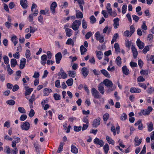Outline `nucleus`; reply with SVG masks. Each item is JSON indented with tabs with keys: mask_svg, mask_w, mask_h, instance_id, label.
I'll return each mask as SVG.
<instances>
[{
	"mask_svg": "<svg viewBox=\"0 0 154 154\" xmlns=\"http://www.w3.org/2000/svg\"><path fill=\"white\" fill-rule=\"evenodd\" d=\"M102 83L105 85L107 87L109 88L107 91V93L111 92L115 90V88H112L113 85L112 82L108 79H105Z\"/></svg>",
	"mask_w": 154,
	"mask_h": 154,
	"instance_id": "obj_1",
	"label": "nucleus"
},
{
	"mask_svg": "<svg viewBox=\"0 0 154 154\" xmlns=\"http://www.w3.org/2000/svg\"><path fill=\"white\" fill-rule=\"evenodd\" d=\"M81 24V22L79 20H75L72 23L71 27L74 31L77 30Z\"/></svg>",
	"mask_w": 154,
	"mask_h": 154,
	"instance_id": "obj_2",
	"label": "nucleus"
},
{
	"mask_svg": "<svg viewBox=\"0 0 154 154\" xmlns=\"http://www.w3.org/2000/svg\"><path fill=\"white\" fill-rule=\"evenodd\" d=\"M96 39L99 40L100 43H103L104 41V36L103 35H100L99 31L97 32L95 34Z\"/></svg>",
	"mask_w": 154,
	"mask_h": 154,
	"instance_id": "obj_3",
	"label": "nucleus"
},
{
	"mask_svg": "<svg viewBox=\"0 0 154 154\" xmlns=\"http://www.w3.org/2000/svg\"><path fill=\"white\" fill-rule=\"evenodd\" d=\"M30 128V124L27 122H26L21 125V128L23 130H28Z\"/></svg>",
	"mask_w": 154,
	"mask_h": 154,
	"instance_id": "obj_4",
	"label": "nucleus"
},
{
	"mask_svg": "<svg viewBox=\"0 0 154 154\" xmlns=\"http://www.w3.org/2000/svg\"><path fill=\"white\" fill-rule=\"evenodd\" d=\"M91 93L92 95L95 98L99 99L100 98V95H99V93L97 91L95 88H93L91 89Z\"/></svg>",
	"mask_w": 154,
	"mask_h": 154,
	"instance_id": "obj_5",
	"label": "nucleus"
},
{
	"mask_svg": "<svg viewBox=\"0 0 154 154\" xmlns=\"http://www.w3.org/2000/svg\"><path fill=\"white\" fill-rule=\"evenodd\" d=\"M136 43L137 45L140 49H142L144 48V43L141 41L139 38L137 39L136 42Z\"/></svg>",
	"mask_w": 154,
	"mask_h": 154,
	"instance_id": "obj_6",
	"label": "nucleus"
},
{
	"mask_svg": "<svg viewBox=\"0 0 154 154\" xmlns=\"http://www.w3.org/2000/svg\"><path fill=\"white\" fill-rule=\"evenodd\" d=\"M62 55L60 52H58L55 56L56 62L57 63L59 64L62 58Z\"/></svg>",
	"mask_w": 154,
	"mask_h": 154,
	"instance_id": "obj_7",
	"label": "nucleus"
},
{
	"mask_svg": "<svg viewBox=\"0 0 154 154\" xmlns=\"http://www.w3.org/2000/svg\"><path fill=\"white\" fill-rule=\"evenodd\" d=\"M57 6V4L55 2H53L50 6V10L53 14L55 13V9Z\"/></svg>",
	"mask_w": 154,
	"mask_h": 154,
	"instance_id": "obj_8",
	"label": "nucleus"
},
{
	"mask_svg": "<svg viewBox=\"0 0 154 154\" xmlns=\"http://www.w3.org/2000/svg\"><path fill=\"white\" fill-rule=\"evenodd\" d=\"M94 143L96 144L100 145L101 147L103 146L104 144V142L102 140H100L97 137L94 139Z\"/></svg>",
	"mask_w": 154,
	"mask_h": 154,
	"instance_id": "obj_9",
	"label": "nucleus"
},
{
	"mask_svg": "<svg viewBox=\"0 0 154 154\" xmlns=\"http://www.w3.org/2000/svg\"><path fill=\"white\" fill-rule=\"evenodd\" d=\"M100 118H98L93 120L92 123L93 127H97L100 124Z\"/></svg>",
	"mask_w": 154,
	"mask_h": 154,
	"instance_id": "obj_10",
	"label": "nucleus"
},
{
	"mask_svg": "<svg viewBox=\"0 0 154 154\" xmlns=\"http://www.w3.org/2000/svg\"><path fill=\"white\" fill-rule=\"evenodd\" d=\"M98 90L102 94H103L104 93V89L103 84L101 82L98 86Z\"/></svg>",
	"mask_w": 154,
	"mask_h": 154,
	"instance_id": "obj_11",
	"label": "nucleus"
},
{
	"mask_svg": "<svg viewBox=\"0 0 154 154\" xmlns=\"http://www.w3.org/2000/svg\"><path fill=\"white\" fill-rule=\"evenodd\" d=\"M26 59L24 58H22L20 60V68L21 69H23L26 63Z\"/></svg>",
	"mask_w": 154,
	"mask_h": 154,
	"instance_id": "obj_12",
	"label": "nucleus"
},
{
	"mask_svg": "<svg viewBox=\"0 0 154 154\" xmlns=\"http://www.w3.org/2000/svg\"><path fill=\"white\" fill-rule=\"evenodd\" d=\"M41 63L43 66H45L47 60V56L45 54H43L41 57Z\"/></svg>",
	"mask_w": 154,
	"mask_h": 154,
	"instance_id": "obj_13",
	"label": "nucleus"
},
{
	"mask_svg": "<svg viewBox=\"0 0 154 154\" xmlns=\"http://www.w3.org/2000/svg\"><path fill=\"white\" fill-rule=\"evenodd\" d=\"M82 72L83 76L86 77L88 75L89 71L88 69L86 67H83L82 69Z\"/></svg>",
	"mask_w": 154,
	"mask_h": 154,
	"instance_id": "obj_14",
	"label": "nucleus"
},
{
	"mask_svg": "<svg viewBox=\"0 0 154 154\" xmlns=\"http://www.w3.org/2000/svg\"><path fill=\"white\" fill-rule=\"evenodd\" d=\"M135 142L134 146H138L140 145L142 142V139H139L138 137H136L134 140Z\"/></svg>",
	"mask_w": 154,
	"mask_h": 154,
	"instance_id": "obj_15",
	"label": "nucleus"
},
{
	"mask_svg": "<svg viewBox=\"0 0 154 154\" xmlns=\"http://www.w3.org/2000/svg\"><path fill=\"white\" fill-rule=\"evenodd\" d=\"M131 50L133 53L134 57V58H136L138 55V52L135 47L132 45Z\"/></svg>",
	"mask_w": 154,
	"mask_h": 154,
	"instance_id": "obj_16",
	"label": "nucleus"
},
{
	"mask_svg": "<svg viewBox=\"0 0 154 154\" xmlns=\"http://www.w3.org/2000/svg\"><path fill=\"white\" fill-rule=\"evenodd\" d=\"M119 19L117 17L115 18L113 20V26L115 29L117 28H118V26H119Z\"/></svg>",
	"mask_w": 154,
	"mask_h": 154,
	"instance_id": "obj_17",
	"label": "nucleus"
},
{
	"mask_svg": "<svg viewBox=\"0 0 154 154\" xmlns=\"http://www.w3.org/2000/svg\"><path fill=\"white\" fill-rule=\"evenodd\" d=\"M20 4L22 7L24 8H26L28 5H27V1L26 0H20Z\"/></svg>",
	"mask_w": 154,
	"mask_h": 154,
	"instance_id": "obj_18",
	"label": "nucleus"
},
{
	"mask_svg": "<svg viewBox=\"0 0 154 154\" xmlns=\"http://www.w3.org/2000/svg\"><path fill=\"white\" fill-rule=\"evenodd\" d=\"M130 92L132 93H139L141 92V90L138 88L133 87L131 88Z\"/></svg>",
	"mask_w": 154,
	"mask_h": 154,
	"instance_id": "obj_19",
	"label": "nucleus"
},
{
	"mask_svg": "<svg viewBox=\"0 0 154 154\" xmlns=\"http://www.w3.org/2000/svg\"><path fill=\"white\" fill-rule=\"evenodd\" d=\"M76 16L77 18H82L83 17V14L82 12L79 10H76Z\"/></svg>",
	"mask_w": 154,
	"mask_h": 154,
	"instance_id": "obj_20",
	"label": "nucleus"
},
{
	"mask_svg": "<svg viewBox=\"0 0 154 154\" xmlns=\"http://www.w3.org/2000/svg\"><path fill=\"white\" fill-rule=\"evenodd\" d=\"M25 55L26 58H27V61L32 59V58L30 57L31 53L29 50L27 49L26 50Z\"/></svg>",
	"mask_w": 154,
	"mask_h": 154,
	"instance_id": "obj_21",
	"label": "nucleus"
},
{
	"mask_svg": "<svg viewBox=\"0 0 154 154\" xmlns=\"http://www.w3.org/2000/svg\"><path fill=\"white\" fill-rule=\"evenodd\" d=\"M100 72L106 77L108 78H110V74L105 69H102L100 70Z\"/></svg>",
	"mask_w": 154,
	"mask_h": 154,
	"instance_id": "obj_22",
	"label": "nucleus"
},
{
	"mask_svg": "<svg viewBox=\"0 0 154 154\" xmlns=\"http://www.w3.org/2000/svg\"><path fill=\"white\" fill-rule=\"evenodd\" d=\"M122 69L123 72L124 74L127 75L129 74V70L126 66H123L122 68Z\"/></svg>",
	"mask_w": 154,
	"mask_h": 154,
	"instance_id": "obj_23",
	"label": "nucleus"
},
{
	"mask_svg": "<svg viewBox=\"0 0 154 154\" xmlns=\"http://www.w3.org/2000/svg\"><path fill=\"white\" fill-rule=\"evenodd\" d=\"M66 35L68 37H70L72 35V31L70 29L66 28L65 29Z\"/></svg>",
	"mask_w": 154,
	"mask_h": 154,
	"instance_id": "obj_24",
	"label": "nucleus"
},
{
	"mask_svg": "<svg viewBox=\"0 0 154 154\" xmlns=\"http://www.w3.org/2000/svg\"><path fill=\"white\" fill-rule=\"evenodd\" d=\"M71 152L75 154H77L78 152L77 148L73 144L71 145Z\"/></svg>",
	"mask_w": 154,
	"mask_h": 154,
	"instance_id": "obj_25",
	"label": "nucleus"
},
{
	"mask_svg": "<svg viewBox=\"0 0 154 154\" xmlns=\"http://www.w3.org/2000/svg\"><path fill=\"white\" fill-rule=\"evenodd\" d=\"M60 71L61 74V78L63 79L66 78L67 77V74L62 68H60Z\"/></svg>",
	"mask_w": 154,
	"mask_h": 154,
	"instance_id": "obj_26",
	"label": "nucleus"
},
{
	"mask_svg": "<svg viewBox=\"0 0 154 154\" xmlns=\"http://www.w3.org/2000/svg\"><path fill=\"white\" fill-rule=\"evenodd\" d=\"M52 92V90L51 89L45 88L44 89L43 93L45 96H48L49 93Z\"/></svg>",
	"mask_w": 154,
	"mask_h": 154,
	"instance_id": "obj_27",
	"label": "nucleus"
},
{
	"mask_svg": "<svg viewBox=\"0 0 154 154\" xmlns=\"http://www.w3.org/2000/svg\"><path fill=\"white\" fill-rule=\"evenodd\" d=\"M114 47L115 49L116 52V53H119L120 52V50L119 48V44L117 43H116L114 45Z\"/></svg>",
	"mask_w": 154,
	"mask_h": 154,
	"instance_id": "obj_28",
	"label": "nucleus"
},
{
	"mask_svg": "<svg viewBox=\"0 0 154 154\" xmlns=\"http://www.w3.org/2000/svg\"><path fill=\"white\" fill-rule=\"evenodd\" d=\"M12 41L13 42L14 45L15 46L17 43V37L15 35H13L11 39Z\"/></svg>",
	"mask_w": 154,
	"mask_h": 154,
	"instance_id": "obj_29",
	"label": "nucleus"
},
{
	"mask_svg": "<svg viewBox=\"0 0 154 154\" xmlns=\"http://www.w3.org/2000/svg\"><path fill=\"white\" fill-rule=\"evenodd\" d=\"M106 139L109 144L113 145L115 143L114 141L108 136H106Z\"/></svg>",
	"mask_w": 154,
	"mask_h": 154,
	"instance_id": "obj_30",
	"label": "nucleus"
},
{
	"mask_svg": "<svg viewBox=\"0 0 154 154\" xmlns=\"http://www.w3.org/2000/svg\"><path fill=\"white\" fill-rule=\"evenodd\" d=\"M116 61L118 66H121L122 63V59L119 56H118L117 57L116 60Z\"/></svg>",
	"mask_w": 154,
	"mask_h": 154,
	"instance_id": "obj_31",
	"label": "nucleus"
},
{
	"mask_svg": "<svg viewBox=\"0 0 154 154\" xmlns=\"http://www.w3.org/2000/svg\"><path fill=\"white\" fill-rule=\"evenodd\" d=\"M11 66L12 67H14L17 64V62L16 59H12L11 60Z\"/></svg>",
	"mask_w": 154,
	"mask_h": 154,
	"instance_id": "obj_32",
	"label": "nucleus"
},
{
	"mask_svg": "<svg viewBox=\"0 0 154 154\" xmlns=\"http://www.w3.org/2000/svg\"><path fill=\"white\" fill-rule=\"evenodd\" d=\"M66 82L68 86H71L73 84V80L72 78H70L69 79H68Z\"/></svg>",
	"mask_w": 154,
	"mask_h": 154,
	"instance_id": "obj_33",
	"label": "nucleus"
},
{
	"mask_svg": "<svg viewBox=\"0 0 154 154\" xmlns=\"http://www.w3.org/2000/svg\"><path fill=\"white\" fill-rule=\"evenodd\" d=\"M103 53L101 51H98L97 52L96 55L99 60H101L103 57Z\"/></svg>",
	"mask_w": 154,
	"mask_h": 154,
	"instance_id": "obj_34",
	"label": "nucleus"
},
{
	"mask_svg": "<svg viewBox=\"0 0 154 154\" xmlns=\"http://www.w3.org/2000/svg\"><path fill=\"white\" fill-rule=\"evenodd\" d=\"M80 51L82 55H83L87 51V49L84 46L82 45L80 47Z\"/></svg>",
	"mask_w": 154,
	"mask_h": 154,
	"instance_id": "obj_35",
	"label": "nucleus"
},
{
	"mask_svg": "<svg viewBox=\"0 0 154 154\" xmlns=\"http://www.w3.org/2000/svg\"><path fill=\"white\" fill-rule=\"evenodd\" d=\"M148 127V131L149 132L151 131L153 129V125L152 122H151L147 124Z\"/></svg>",
	"mask_w": 154,
	"mask_h": 154,
	"instance_id": "obj_36",
	"label": "nucleus"
},
{
	"mask_svg": "<svg viewBox=\"0 0 154 154\" xmlns=\"http://www.w3.org/2000/svg\"><path fill=\"white\" fill-rule=\"evenodd\" d=\"M139 115H148L149 114V112H148L146 109L143 110L141 111L139 113Z\"/></svg>",
	"mask_w": 154,
	"mask_h": 154,
	"instance_id": "obj_37",
	"label": "nucleus"
},
{
	"mask_svg": "<svg viewBox=\"0 0 154 154\" xmlns=\"http://www.w3.org/2000/svg\"><path fill=\"white\" fill-rule=\"evenodd\" d=\"M118 36L119 35L117 33H116L114 35L112 40L111 42V44H113L116 41V39Z\"/></svg>",
	"mask_w": 154,
	"mask_h": 154,
	"instance_id": "obj_38",
	"label": "nucleus"
},
{
	"mask_svg": "<svg viewBox=\"0 0 154 154\" xmlns=\"http://www.w3.org/2000/svg\"><path fill=\"white\" fill-rule=\"evenodd\" d=\"M64 144V143L63 142H60L59 147L58 148V150L57 151V152L60 153L62 151L63 145Z\"/></svg>",
	"mask_w": 154,
	"mask_h": 154,
	"instance_id": "obj_39",
	"label": "nucleus"
},
{
	"mask_svg": "<svg viewBox=\"0 0 154 154\" xmlns=\"http://www.w3.org/2000/svg\"><path fill=\"white\" fill-rule=\"evenodd\" d=\"M32 91V88H29L28 89H26V91L25 92V95L27 96L29 95Z\"/></svg>",
	"mask_w": 154,
	"mask_h": 154,
	"instance_id": "obj_40",
	"label": "nucleus"
},
{
	"mask_svg": "<svg viewBox=\"0 0 154 154\" xmlns=\"http://www.w3.org/2000/svg\"><path fill=\"white\" fill-rule=\"evenodd\" d=\"M103 149L105 153L107 154L109 149V147L108 144L107 143L103 147Z\"/></svg>",
	"mask_w": 154,
	"mask_h": 154,
	"instance_id": "obj_41",
	"label": "nucleus"
},
{
	"mask_svg": "<svg viewBox=\"0 0 154 154\" xmlns=\"http://www.w3.org/2000/svg\"><path fill=\"white\" fill-rule=\"evenodd\" d=\"M68 75L69 76L74 78L75 76V71L69 70L68 71Z\"/></svg>",
	"mask_w": 154,
	"mask_h": 154,
	"instance_id": "obj_42",
	"label": "nucleus"
},
{
	"mask_svg": "<svg viewBox=\"0 0 154 154\" xmlns=\"http://www.w3.org/2000/svg\"><path fill=\"white\" fill-rule=\"evenodd\" d=\"M127 119V116L126 113H123L121 116L120 119L122 121H125Z\"/></svg>",
	"mask_w": 154,
	"mask_h": 154,
	"instance_id": "obj_43",
	"label": "nucleus"
},
{
	"mask_svg": "<svg viewBox=\"0 0 154 154\" xmlns=\"http://www.w3.org/2000/svg\"><path fill=\"white\" fill-rule=\"evenodd\" d=\"M127 9V5L126 4H125L122 6V12L123 14H125L126 11Z\"/></svg>",
	"mask_w": 154,
	"mask_h": 154,
	"instance_id": "obj_44",
	"label": "nucleus"
},
{
	"mask_svg": "<svg viewBox=\"0 0 154 154\" xmlns=\"http://www.w3.org/2000/svg\"><path fill=\"white\" fill-rule=\"evenodd\" d=\"M18 110L20 113H26V111L24 108L22 107H19L18 108Z\"/></svg>",
	"mask_w": 154,
	"mask_h": 154,
	"instance_id": "obj_45",
	"label": "nucleus"
},
{
	"mask_svg": "<svg viewBox=\"0 0 154 154\" xmlns=\"http://www.w3.org/2000/svg\"><path fill=\"white\" fill-rule=\"evenodd\" d=\"M66 44L67 45H72V46L74 45L73 41L71 38H69L66 42Z\"/></svg>",
	"mask_w": 154,
	"mask_h": 154,
	"instance_id": "obj_46",
	"label": "nucleus"
},
{
	"mask_svg": "<svg viewBox=\"0 0 154 154\" xmlns=\"http://www.w3.org/2000/svg\"><path fill=\"white\" fill-rule=\"evenodd\" d=\"M82 126H80L78 127L77 126H74V130L76 132H79L81 131L82 129Z\"/></svg>",
	"mask_w": 154,
	"mask_h": 154,
	"instance_id": "obj_47",
	"label": "nucleus"
},
{
	"mask_svg": "<svg viewBox=\"0 0 154 154\" xmlns=\"http://www.w3.org/2000/svg\"><path fill=\"white\" fill-rule=\"evenodd\" d=\"M90 22L91 23L93 24L96 22V19L94 17V16L92 15L90 17Z\"/></svg>",
	"mask_w": 154,
	"mask_h": 154,
	"instance_id": "obj_48",
	"label": "nucleus"
},
{
	"mask_svg": "<svg viewBox=\"0 0 154 154\" xmlns=\"http://www.w3.org/2000/svg\"><path fill=\"white\" fill-rule=\"evenodd\" d=\"M53 96L55 100H59L60 99V95L57 93L54 94Z\"/></svg>",
	"mask_w": 154,
	"mask_h": 154,
	"instance_id": "obj_49",
	"label": "nucleus"
},
{
	"mask_svg": "<svg viewBox=\"0 0 154 154\" xmlns=\"http://www.w3.org/2000/svg\"><path fill=\"white\" fill-rule=\"evenodd\" d=\"M6 103L10 105H13L15 103V102L13 100H10L7 101Z\"/></svg>",
	"mask_w": 154,
	"mask_h": 154,
	"instance_id": "obj_50",
	"label": "nucleus"
},
{
	"mask_svg": "<svg viewBox=\"0 0 154 154\" xmlns=\"http://www.w3.org/2000/svg\"><path fill=\"white\" fill-rule=\"evenodd\" d=\"M82 26L83 28L84 29H86L87 28V22L84 19L82 20Z\"/></svg>",
	"mask_w": 154,
	"mask_h": 154,
	"instance_id": "obj_51",
	"label": "nucleus"
},
{
	"mask_svg": "<svg viewBox=\"0 0 154 154\" xmlns=\"http://www.w3.org/2000/svg\"><path fill=\"white\" fill-rule=\"evenodd\" d=\"M149 50V46L148 45L145 47L142 50L143 53L144 54H146V52Z\"/></svg>",
	"mask_w": 154,
	"mask_h": 154,
	"instance_id": "obj_52",
	"label": "nucleus"
},
{
	"mask_svg": "<svg viewBox=\"0 0 154 154\" xmlns=\"http://www.w3.org/2000/svg\"><path fill=\"white\" fill-rule=\"evenodd\" d=\"M3 60L5 63V64H8L9 62V59L8 57L7 56L5 55L4 56Z\"/></svg>",
	"mask_w": 154,
	"mask_h": 154,
	"instance_id": "obj_53",
	"label": "nucleus"
},
{
	"mask_svg": "<svg viewBox=\"0 0 154 154\" xmlns=\"http://www.w3.org/2000/svg\"><path fill=\"white\" fill-rule=\"evenodd\" d=\"M92 35V32L91 31L88 32L85 35V38L86 39H89Z\"/></svg>",
	"mask_w": 154,
	"mask_h": 154,
	"instance_id": "obj_54",
	"label": "nucleus"
},
{
	"mask_svg": "<svg viewBox=\"0 0 154 154\" xmlns=\"http://www.w3.org/2000/svg\"><path fill=\"white\" fill-rule=\"evenodd\" d=\"M109 115L108 113L105 114L103 116V120L104 121H106L109 118Z\"/></svg>",
	"mask_w": 154,
	"mask_h": 154,
	"instance_id": "obj_55",
	"label": "nucleus"
},
{
	"mask_svg": "<svg viewBox=\"0 0 154 154\" xmlns=\"http://www.w3.org/2000/svg\"><path fill=\"white\" fill-rule=\"evenodd\" d=\"M124 35L127 37H130L131 35L128 30H126L124 32Z\"/></svg>",
	"mask_w": 154,
	"mask_h": 154,
	"instance_id": "obj_56",
	"label": "nucleus"
},
{
	"mask_svg": "<svg viewBox=\"0 0 154 154\" xmlns=\"http://www.w3.org/2000/svg\"><path fill=\"white\" fill-rule=\"evenodd\" d=\"M137 80L138 82H141L145 81V79L142 76H139L138 77Z\"/></svg>",
	"mask_w": 154,
	"mask_h": 154,
	"instance_id": "obj_57",
	"label": "nucleus"
},
{
	"mask_svg": "<svg viewBox=\"0 0 154 154\" xmlns=\"http://www.w3.org/2000/svg\"><path fill=\"white\" fill-rule=\"evenodd\" d=\"M27 118V116L26 115L23 114L21 116L20 120L22 121H24Z\"/></svg>",
	"mask_w": 154,
	"mask_h": 154,
	"instance_id": "obj_58",
	"label": "nucleus"
},
{
	"mask_svg": "<svg viewBox=\"0 0 154 154\" xmlns=\"http://www.w3.org/2000/svg\"><path fill=\"white\" fill-rule=\"evenodd\" d=\"M141 75H147L148 74V71L147 70H142L140 72Z\"/></svg>",
	"mask_w": 154,
	"mask_h": 154,
	"instance_id": "obj_59",
	"label": "nucleus"
},
{
	"mask_svg": "<svg viewBox=\"0 0 154 154\" xmlns=\"http://www.w3.org/2000/svg\"><path fill=\"white\" fill-rule=\"evenodd\" d=\"M55 86L57 88H60L61 86L60 84V81L59 80H57L55 82Z\"/></svg>",
	"mask_w": 154,
	"mask_h": 154,
	"instance_id": "obj_60",
	"label": "nucleus"
},
{
	"mask_svg": "<svg viewBox=\"0 0 154 154\" xmlns=\"http://www.w3.org/2000/svg\"><path fill=\"white\" fill-rule=\"evenodd\" d=\"M34 145L35 147L36 151L37 152H39L40 147L38 143H35Z\"/></svg>",
	"mask_w": 154,
	"mask_h": 154,
	"instance_id": "obj_61",
	"label": "nucleus"
},
{
	"mask_svg": "<svg viewBox=\"0 0 154 154\" xmlns=\"http://www.w3.org/2000/svg\"><path fill=\"white\" fill-rule=\"evenodd\" d=\"M133 20L135 21L136 22L138 21L139 20V17L136 15H133L132 16Z\"/></svg>",
	"mask_w": 154,
	"mask_h": 154,
	"instance_id": "obj_62",
	"label": "nucleus"
},
{
	"mask_svg": "<svg viewBox=\"0 0 154 154\" xmlns=\"http://www.w3.org/2000/svg\"><path fill=\"white\" fill-rule=\"evenodd\" d=\"M34 114L35 112L34 110L33 109H31L30 110V112L29 114V116L30 117L32 118L34 116Z\"/></svg>",
	"mask_w": 154,
	"mask_h": 154,
	"instance_id": "obj_63",
	"label": "nucleus"
},
{
	"mask_svg": "<svg viewBox=\"0 0 154 154\" xmlns=\"http://www.w3.org/2000/svg\"><path fill=\"white\" fill-rule=\"evenodd\" d=\"M19 89V86L17 85H14L13 87L12 91H13L14 92L17 91Z\"/></svg>",
	"mask_w": 154,
	"mask_h": 154,
	"instance_id": "obj_64",
	"label": "nucleus"
}]
</instances>
